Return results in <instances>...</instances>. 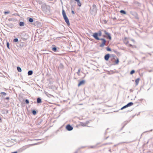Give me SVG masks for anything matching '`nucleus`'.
Masks as SVG:
<instances>
[{
  "label": "nucleus",
  "mask_w": 153,
  "mask_h": 153,
  "mask_svg": "<svg viewBox=\"0 0 153 153\" xmlns=\"http://www.w3.org/2000/svg\"><path fill=\"white\" fill-rule=\"evenodd\" d=\"M102 35V33L100 30H99L98 33H94L92 35L94 38L97 40H99L101 38H99L98 36H101Z\"/></svg>",
  "instance_id": "nucleus-1"
},
{
  "label": "nucleus",
  "mask_w": 153,
  "mask_h": 153,
  "mask_svg": "<svg viewBox=\"0 0 153 153\" xmlns=\"http://www.w3.org/2000/svg\"><path fill=\"white\" fill-rule=\"evenodd\" d=\"M42 10L44 12H46L48 11H49L50 9V7L49 6L45 4H43L41 6Z\"/></svg>",
  "instance_id": "nucleus-2"
},
{
  "label": "nucleus",
  "mask_w": 153,
  "mask_h": 153,
  "mask_svg": "<svg viewBox=\"0 0 153 153\" xmlns=\"http://www.w3.org/2000/svg\"><path fill=\"white\" fill-rule=\"evenodd\" d=\"M90 11L91 14L95 15L97 12V8L96 5L94 4H93L92 7L90 8Z\"/></svg>",
  "instance_id": "nucleus-3"
},
{
  "label": "nucleus",
  "mask_w": 153,
  "mask_h": 153,
  "mask_svg": "<svg viewBox=\"0 0 153 153\" xmlns=\"http://www.w3.org/2000/svg\"><path fill=\"white\" fill-rule=\"evenodd\" d=\"M102 31H104L105 35H102V36L104 38H106L109 40H111V37L110 33L107 32L105 30H103Z\"/></svg>",
  "instance_id": "nucleus-4"
},
{
  "label": "nucleus",
  "mask_w": 153,
  "mask_h": 153,
  "mask_svg": "<svg viewBox=\"0 0 153 153\" xmlns=\"http://www.w3.org/2000/svg\"><path fill=\"white\" fill-rule=\"evenodd\" d=\"M21 36L24 41L27 40L28 38V36L24 32L21 33Z\"/></svg>",
  "instance_id": "nucleus-5"
},
{
  "label": "nucleus",
  "mask_w": 153,
  "mask_h": 153,
  "mask_svg": "<svg viewBox=\"0 0 153 153\" xmlns=\"http://www.w3.org/2000/svg\"><path fill=\"white\" fill-rule=\"evenodd\" d=\"M100 40L102 41V43L100 44L99 46L100 47H103L105 45H106V40L104 38H101Z\"/></svg>",
  "instance_id": "nucleus-6"
},
{
  "label": "nucleus",
  "mask_w": 153,
  "mask_h": 153,
  "mask_svg": "<svg viewBox=\"0 0 153 153\" xmlns=\"http://www.w3.org/2000/svg\"><path fill=\"white\" fill-rule=\"evenodd\" d=\"M66 129L68 131H71L73 130V127L70 124L67 125L66 127Z\"/></svg>",
  "instance_id": "nucleus-7"
},
{
  "label": "nucleus",
  "mask_w": 153,
  "mask_h": 153,
  "mask_svg": "<svg viewBox=\"0 0 153 153\" xmlns=\"http://www.w3.org/2000/svg\"><path fill=\"white\" fill-rule=\"evenodd\" d=\"M130 13L132 15L136 17V18H138V15L137 13L136 12L134 11H131L130 12Z\"/></svg>",
  "instance_id": "nucleus-8"
},
{
  "label": "nucleus",
  "mask_w": 153,
  "mask_h": 153,
  "mask_svg": "<svg viewBox=\"0 0 153 153\" xmlns=\"http://www.w3.org/2000/svg\"><path fill=\"white\" fill-rule=\"evenodd\" d=\"M111 57L110 55L109 54H107L104 56V59L106 61H108L109 58Z\"/></svg>",
  "instance_id": "nucleus-9"
},
{
  "label": "nucleus",
  "mask_w": 153,
  "mask_h": 153,
  "mask_svg": "<svg viewBox=\"0 0 153 153\" xmlns=\"http://www.w3.org/2000/svg\"><path fill=\"white\" fill-rule=\"evenodd\" d=\"M85 81L84 80H82L79 82L78 85V87L82 85H83L85 84Z\"/></svg>",
  "instance_id": "nucleus-10"
},
{
  "label": "nucleus",
  "mask_w": 153,
  "mask_h": 153,
  "mask_svg": "<svg viewBox=\"0 0 153 153\" xmlns=\"http://www.w3.org/2000/svg\"><path fill=\"white\" fill-rule=\"evenodd\" d=\"M53 47L52 48V50L54 52H57L58 51V50H57V48L54 45H52Z\"/></svg>",
  "instance_id": "nucleus-11"
},
{
  "label": "nucleus",
  "mask_w": 153,
  "mask_h": 153,
  "mask_svg": "<svg viewBox=\"0 0 153 153\" xmlns=\"http://www.w3.org/2000/svg\"><path fill=\"white\" fill-rule=\"evenodd\" d=\"M42 102V100L40 97H38L37 99V102L38 103H39Z\"/></svg>",
  "instance_id": "nucleus-12"
},
{
  "label": "nucleus",
  "mask_w": 153,
  "mask_h": 153,
  "mask_svg": "<svg viewBox=\"0 0 153 153\" xmlns=\"http://www.w3.org/2000/svg\"><path fill=\"white\" fill-rule=\"evenodd\" d=\"M65 20V22L67 23V25H68L69 26L70 25V24L68 18L67 19H66Z\"/></svg>",
  "instance_id": "nucleus-13"
},
{
  "label": "nucleus",
  "mask_w": 153,
  "mask_h": 153,
  "mask_svg": "<svg viewBox=\"0 0 153 153\" xmlns=\"http://www.w3.org/2000/svg\"><path fill=\"white\" fill-rule=\"evenodd\" d=\"M133 103L132 102H130L128 103L126 105L127 107H128L130 106L133 105Z\"/></svg>",
  "instance_id": "nucleus-14"
},
{
  "label": "nucleus",
  "mask_w": 153,
  "mask_h": 153,
  "mask_svg": "<svg viewBox=\"0 0 153 153\" xmlns=\"http://www.w3.org/2000/svg\"><path fill=\"white\" fill-rule=\"evenodd\" d=\"M62 14L63 17L67 16L65 12L63 9L62 10Z\"/></svg>",
  "instance_id": "nucleus-15"
},
{
  "label": "nucleus",
  "mask_w": 153,
  "mask_h": 153,
  "mask_svg": "<svg viewBox=\"0 0 153 153\" xmlns=\"http://www.w3.org/2000/svg\"><path fill=\"white\" fill-rule=\"evenodd\" d=\"M110 57L111 58H112L113 59H116V58H117V56L115 55L114 54L111 55V56H110Z\"/></svg>",
  "instance_id": "nucleus-16"
},
{
  "label": "nucleus",
  "mask_w": 153,
  "mask_h": 153,
  "mask_svg": "<svg viewBox=\"0 0 153 153\" xmlns=\"http://www.w3.org/2000/svg\"><path fill=\"white\" fill-rule=\"evenodd\" d=\"M33 73V71L32 70H30L28 71L27 73V74L28 75H31Z\"/></svg>",
  "instance_id": "nucleus-17"
},
{
  "label": "nucleus",
  "mask_w": 153,
  "mask_h": 153,
  "mask_svg": "<svg viewBox=\"0 0 153 153\" xmlns=\"http://www.w3.org/2000/svg\"><path fill=\"white\" fill-rule=\"evenodd\" d=\"M140 80V79L139 78H137L136 79L135 82L136 85H137L139 83V81Z\"/></svg>",
  "instance_id": "nucleus-18"
},
{
  "label": "nucleus",
  "mask_w": 153,
  "mask_h": 153,
  "mask_svg": "<svg viewBox=\"0 0 153 153\" xmlns=\"http://www.w3.org/2000/svg\"><path fill=\"white\" fill-rule=\"evenodd\" d=\"M120 12L123 14H126V12L124 10H121L120 11Z\"/></svg>",
  "instance_id": "nucleus-19"
},
{
  "label": "nucleus",
  "mask_w": 153,
  "mask_h": 153,
  "mask_svg": "<svg viewBox=\"0 0 153 153\" xmlns=\"http://www.w3.org/2000/svg\"><path fill=\"white\" fill-rule=\"evenodd\" d=\"M25 23L24 22H19V25L20 26H23L24 25Z\"/></svg>",
  "instance_id": "nucleus-20"
},
{
  "label": "nucleus",
  "mask_w": 153,
  "mask_h": 153,
  "mask_svg": "<svg viewBox=\"0 0 153 153\" xmlns=\"http://www.w3.org/2000/svg\"><path fill=\"white\" fill-rule=\"evenodd\" d=\"M17 69L18 72H21L22 71V69L20 67H19V66L17 67Z\"/></svg>",
  "instance_id": "nucleus-21"
},
{
  "label": "nucleus",
  "mask_w": 153,
  "mask_h": 153,
  "mask_svg": "<svg viewBox=\"0 0 153 153\" xmlns=\"http://www.w3.org/2000/svg\"><path fill=\"white\" fill-rule=\"evenodd\" d=\"M63 68V65L62 63H60L59 64V68L60 69H62Z\"/></svg>",
  "instance_id": "nucleus-22"
},
{
  "label": "nucleus",
  "mask_w": 153,
  "mask_h": 153,
  "mask_svg": "<svg viewBox=\"0 0 153 153\" xmlns=\"http://www.w3.org/2000/svg\"><path fill=\"white\" fill-rule=\"evenodd\" d=\"M116 60L115 61V64H118V63L119 62V59L118 58H117H117H116Z\"/></svg>",
  "instance_id": "nucleus-23"
},
{
  "label": "nucleus",
  "mask_w": 153,
  "mask_h": 153,
  "mask_svg": "<svg viewBox=\"0 0 153 153\" xmlns=\"http://www.w3.org/2000/svg\"><path fill=\"white\" fill-rule=\"evenodd\" d=\"M42 119H40L39 120V121L37 122V125H39L41 123V122H42Z\"/></svg>",
  "instance_id": "nucleus-24"
},
{
  "label": "nucleus",
  "mask_w": 153,
  "mask_h": 153,
  "mask_svg": "<svg viewBox=\"0 0 153 153\" xmlns=\"http://www.w3.org/2000/svg\"><path fill=\"white\" fill-rule=\"evenodd\" d=\"M28 21L30 22H32L33 21V20L32 18H30L28 19Z\"/></svg>",
  "instance_id": "nucleus-25"
},
{
  "label": "nucleus",
  "mask_w": 153,
  "mask_h": 153,
  "mask_svg": "<svg viewBox=\"0 0 153 153\" xmlns=\"http://www.w3.org/2000/svg\"><path fill=\"white\" fill-rule=\"evenodd\" d=\"M106 50L108 51H111V49L108 47L106 48Z\"/></svg>",
  "instance_id": "nucleus-26"
},
{
  "label": "nucleus",
  "mask_w": 153,
  "mask_h": 153,
  "mask_svg": "<svg viewBox=\"0 0 153 153\" xmlns=\"http://www.w3.org/2000/svg\"><path fill=\"white\" fill-rule=\"evenodd\" d=\"M32 113H33V114L34 115H35L36 114V111L35 110H33L32 111Z\"/></svg>",
  "instance_id": "nucleus-27"
},
{
  "label": "nucleus",
  "mask_w": 153,
  "mask_h": 153,
  "mask_svg": "<svg viewBox=\"0 0 153 153\" xmlns=\"http://www.w3.org/2000/svg\"><path fill=\"white\" fill-rule=\"evenodd\" d=\"M127 107H127V106L126 105H124L123 107L122 108H121L120 109L121 110H123L125 108H127Z\"/></svg>",
  "instance_id": "nucleus-28"
},
{
  "label": "nucleus",
  "mask_w": 153,
  "mask_h": 153,
  "mask_svg": "<svg viewBox=\"0 0 153 153\" xmlns=\"http://www.w3.org/2000/svg\"><path fill=\"white\" fill-rule=\"evenodd\" d=\"M18 41V38H15L13 40L14 42H17Z\"/></svg>",
  "instance_id": "nucleus-29"
},
{
  "label": "nucleus",
  "mask_w": 153,
  "mask_h": 153,
  "mask_svg": "<svg viewBox=\"0 0 153 153\" xmlns=\"http://www.w3.org/2000/svg\"><path fill=\"white\" fill-rule=\"evenodd\" d=\"M135 72V71L134 70H132L130 72V74L131 75L133 74Z\"/></svg>",
  "instance_id": "nucleus-30"
},
{
  "label": "nucleus",
  "mask_w": 153,
  "mask_h": 153,
  "mask_svg": "<svg viewBox=\"0 0 153 153\" xmlns=\"http://www.w3.org/2000/svg\"><path fill=\"white\" fill-rule=\"evenodd\" d=\"M6 45H7V48L8 49H10V47H9L10 44L8 42H7V43Z\"/></svg>",
  "instance_id": "nucleus-31"
},
{
  "label": "nucleus",
  "mask_w": 153,
  "mask_h": 153,
  "mask_svg": "<svg viewBox=\"0 0 153 153\" xmlns=\"http://www.w3.org/2000/svg\"><path fill=\"white\" fill-rule=\"evenodd\" d=\"M77 3V5L79 6V7H80L81 5V3L80 2V1L78 2Z\"/></svg>",
  "instance_id": "nucleus-32"
},
{
  "label": "nucleus",
  "mask_w": 153,
  "mask_h": 153,
  "mask_svg": "<svg viewBox=\"0 0 153 153\" xmlns=\"http://www.w3.org/2000/svg\"><path fill=\"white\" fill-rule=\"evenodd\" d=\"M25 102L26 104H28L29 103V100L28 99H26Z\"/></svg>",
  "instance_id": "nucleus-33"
},
{
  "label": "nucleus",
  "mask_w": 153,
  "mask_h": 153,
  "mask_svg": "<svg viewBox=\"0 0 153 153\" xmlns=\"http://www.w3.org/2000/svg\"><path fill=\"white\" fill-rule=\"evenodd\" d=\"M1 94L3 95L4 96H5L6 95V93L4 92H1Z\"/></svg>",
  "instance_id": "nucleus-34"
},
{
  "label": "nucleus",
  "mask_w": 153,
  "mask_h": 153,
  "mask_svg": "<svg viewBox=\"0 0 153 153\" xmlns=\"http://www.w3.org/2000/svg\"><path fill=\"white\" fill-rule=\"evenodd\" d=\"M10 13V11H5L4 12V13L5 14H6L9 13Z\"/></svg>",
  "instance_id": "nucleus-35"
},
{
  "label": "nucleus",
  "mask_w": 153,
  "mask_h": 153,
  "mask_svg": "<svg viewBox=\"0 0 153 153\" xmlns=\"http://www.w3.org/2000/svg\"><path fill=\"white\" fill-rule=\"evenodd\" d=\"M114 52L116 53L117 54H118V53H120L119 52H117V51H114Z\"/></svg>",
  "instance_id": "nucleus-36"
},
{
  "label": "nucleus",
  "mask_w": 153,
  "mask_h": 153,
  "mask_svg": "<svg viewBox=\"0 0 153 153\" xmlns=\"http://www.w3.org/2000/svg\"><path fill=\"white\" fill-rule=\"evenodd\" d=\"M64 19L65 20L68 18L67 16H65L63 17Z\"/></svg>",
  "instance_id": "nucleus-37"
},
{
  "label": "nucleus",
  "mask_w": 153,
  "mask_h": 153,
  "mask_svg": "<svg viewBox=\"0 0 153 153\" xmlns=\"http://www.w3.org/2000/svg\"><path fill=\"white\" fill-rule=\"evenodd\" d=\"M112 144V143H105V144L107 145V144Z\"/></svg>",
  "instance_id": "nucleus-38"
},
{
  "label": "nucleus",
  "mask_w": 153,
  "mask_h": 153,
  "mask_svg": "<svg viewBox=\"0 0 153 153\" xmlns=\"http://www.w3.org/2000/svg\"><path fill=\"white\" fill-rule=\"evenodd\" d=\"M45 94L48 97H49V96L48 95V93L47 92H45Z\"/></svg>",
  "instance_id": "nucleus-39"
},
{
  "label": "nucleus",
  "mask_w": 153,
  "mask_h": 153,
  "mask_svg": "<svg viewBox=\"0 0 153 153\" xmlns=\"http://www.w3.org/2000/svg\"><path fill=\"white\" fill-rule=\"evenodd\" d=\"M111 61H114V60L115 59H113L112 58H111Z\"/></svg>",
  "instance_id": "nucleus-40"
},
{
  "label": "nucleus",
  "mask_w": 153,
  "mask_h": 153,
  "mask_svg": "<svg viewBox=\"0 0 153 153\" xmlns=\"http://www.w3.org/2000/svg\"><path fill=\"white\" fill-rule=\"evenodd\" d=\"M9 97H7L5 98V99L7 100H9Z\"/></svg>",
  "instance_id": "nucleus-41"
},
{
  "label": "nucleus",
  "mask_w": 153,
  "mask_h": 153,
  "mask_svg": "<svg viewBox=\"0 0 153 153\" xmlns=\"http://www.w3.org/2000/svg\"><path fill=\"white\" fill-rule=\"evenodd\" d=\"M71 13L73 14H74L75 13H74V12L73 11V10H72L71 11Z\"/></svg>",
  "instance_id": "nucleus-42"
},
{
  "label": "nucleus",
  "mask_w": 153,
  "mask_h": 153,
  "mask_svg": "<svg viewBox=\"0 0 153 153\" xmlns=\"http://www.w3.org/2000/svg\"><path fill=\"white\" fill-rule=\"evenodd\" d=\"M130 91L131 92H133V90L132 89H130Z\"/></svg>",
  "instance_id": "nucleus-43"
},
{
  "label": "nucleus",
  "mask_w": 153,
  "mask_h": 153,
  "mask_svg": "<svg viewBox=\"0 0 153 153\" xmlns=\"http://www.w3.org/2000/svg\"><path fill=\"white\" fill-rule=\"evenodd\" d=\"M75 1L77 3L80 1L79 0H75Z\"/></svg>",
  "instance_id": "nucleus-44"
},
{
  "label": "nucleus",
  "mask_w": 153,
  "mask_h": 153,
  "mask_svg": "<svg viewBox=\"0 0 153 153\" xmlns=\"http://www.w3.org/2000/svg\"><path fill=\"white\" fill-rule=\"evenodd\" d=\"M17 151H15V152H12L11 153H17Z\"/></svg>",
  "instance_id": "nucleus-45"
},
{
  "label": "nucleus",
  "mask_w": 153,
  "mask_h": 153,
  "mask_svg": "<svg viewBox=\"0 0 153 153\" xmlns=\"http://www.w3.org/2000/svg\"><path fill=\"white\" fill-rule=\"evenodd\" d=\"M48 96H51V94H49L48 93Z\"/></svg>",
  "instance_id": "nucleus-46"
},
{
  "label": "nucleus",
  "mask_w": 153,
  "mask_h": 153,
  "mask_svg": "<svg viewBox=\"0 0 153 153\" xmlns=\"http://www.w3.org/2000/svg\"><path fill=\"white\" fill-rule=\"evenodd\" d=\"M114 19H116V18H114Z\"/></svg>",
  "instance_id": "nucleus-47"
},
{
  "label": "nucleus",
  "mask_w": 153,
  "mask_h": 153,
  "mask_svg": "<svg viewBox=\"0 0 153 153\" xmlns=\"http://www.w3.org/2000/svg\"><path fill=\"white\" fill-rule=\"evenodd\" d=\"M108 138V137H107L106 138V139H107V138Z\"/></svg>",
  "instance_id": "nucleus-48"
},
{
  "label": "nucleus",
  "mask_w": 153,
  "mask_h": 153,
  "mask_svg": "<svg viewBox=\"0 0 153 153\" xmlns=\"http://www.w3.org/2000/svg\"><path fill=\"white\" fill-rule=\"evenodd\" d=\"M15 15V14H13V15Z\"/></svg>",
  "instance_id": "nucleus-49"
},
{
  "label": "nucleus",
  "mask_w": 153,
  "mask_h": 153,
  "mask_svg": "<svg viewBox=\"0 0 153 153\" xmlns=\"http://www.w3.org/2000/svg\"><path fill=\"white\" fill-rule=\"evenodd\" d=\"M35 145V144H33V145Z\"/></svg>",
  "instance_id": "nucleus-50"
},
{
  "label": "nucleus",
  "mask_w": 153,
  "mask_h": 153,
  "mask_svg": "<svg viewBox=\"0 0 153 153\" xmlns=\"http://www.w3.org/2000/svg\"><path fill=\"white\" fill-rule=\"evenodd\" d=\"M20 46H22V45H20Z\"/></svg>",
  "instance_id": "nucleus-51"
},
{
  "label": "nucleus",
  "mask_w": 153,
  "mask_h": 153,
  "mask_svg": "<svg viewBox=\"0 0 153 153\" xmlns=\"http://www.w3.org/2000/svg\"><path fill=\"white\" fill-rule=\"evenodd\" d=\"M20 46H22V45H20Z\"/></svg>",
  "instance_id": "nucleus-52"
},
{
  "label": "nucleus",
  "mask_w": 153,
  "mask_h": 153,
  "mask_svg": "<svg viewBox=\"0 0 153 153\" xmlns=\"http://www.w3.org/2000/svg\"><path fill=\"white\" fill-rule=\"evenodd\" d=\"M75 153H77V152H75Z\"/></svg>",
  "instance_id": "nucleus-53"
}]
</instances>
